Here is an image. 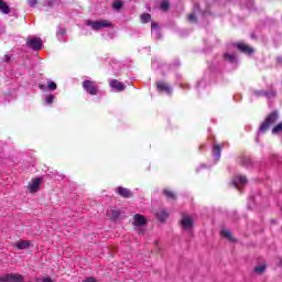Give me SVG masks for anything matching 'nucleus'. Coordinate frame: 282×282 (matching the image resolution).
I'll use <instances>...</instances> for the list:
<instances>
[{"label": "nucleus", "instance_id": "f257e3e1", "mask_svg": "<svg viewBox=\"0 0 282 282\" xmlns=\"http://www.w3.org/2000/svg\"><path fill=\"white\" fill-rule=\"evenodd\" d=\"M85 25H88L95 32L105 30V28H113V23H111V21L109 20H96V21L86 20Z\"/></svg>", "mask_w": 282, "mask_h": 282}, {"label": "nucleus", "instance_id": "f03ea898", "mask_svg": "<svg viewBox=\"0 0 282 282\" xmlns=\"http://www.w3.org/2000/svg\"><path fill=\"white\" fill-rule=\"evenodd\" d=\"M276 120H279V113L276 112L270 113L265 118L264 122L260 126V131H268V129H270V127H272V124H274Z\"/></svg>", "mask_w": 282, "mask_h": 282}, {"label": "nucleus", "instance_id": "7ed1b4c3", "mask_svg": "<svg viewBox=\"0 0 282 282\" xmlns=\"http://www.w3.org/2000/svg\"><path fill=\"white\" fill-rule=\"evenodd\" d=\"M83 88L87 94H90V96H98V84H96V82L89 79L84 80Z\"/></svg>", "mask_w": 282, "mask_h": 282}, {"label": "nucleus", "instance_id": "20e7f679", "mask_svg": "<svg viewBox=\"0 0 282 282\" xmlns=\"http://www.w3.org/2000/svg\"><path fill=\"white\" fill-rule=\"evenodd\" d=\"M0 282H25V278L19 273H7L0 276Z\"/></svg>", "mask_w": 282, "mask_h": 282}, {"label": "nucleus", "instance_id": "39448f33", "mask_svg": "<svg viewBox=\"0 0 282 282\" xmlns=\"http://www.w3.org/2000/svg\"><path fill=\"white\" fill-rule=\"evenodd\" d=\"M180 224L183 230H193V217H191L188 214H183Z\"/></svg>", "mask_w": 282, "mask_h": 282}, {"label": "nucleus", "instance_id": "423d86ee", "mask_svg": "<svg viewBox=\"0 0 282 282\" xmlns=\"http://www.w3.org/2000/svg\"><path fill=\"white\" fill-rule=\"evenodd\" d=\"M41 184H43V177H35L29 183L28 189L30 193H39Z\"/></svg>", "mask_w": 282, "mask_h": 282}, {"label": "nucleus", "instance_id": "0eeeda50", "mask_svg": "<svg viewBox=\"0 0 282 282\" xmlns=\"http://www.w3.org/2000/svg\"><path fill=\"white\" fill-rule=\"evenodd\" d=\"M26 44L35 52H39L43 47V42L40 37H31L26 41Z\"/></svg>", "mask_w": 282, "mask_h": 282}, {"label": "nucleus", "instance_id": "6e6552de", "mask_svg": "<svg viewBox=\"0 0 282 282\" xmlns=\"http://www.w3.org/2000/svg\"><path fill=\"white\" fill-rule=\"evenodd\" d=\"M109 85H110L111 89H116V91H124L127 89V86L118 79L110 80Z\"/></svg>", "mask_w": 282, "mask_h": 282}, {"label": "nucleus", "instance_id": "1a4fd4ad", "mask_svg": "<svg viewBox=\"0 0 282 282\" xmlns=\"http://www.w3.org/2000/svg\"><path fill=\"white\" fill-rule=\"evenodd\" d=\"M116 193H118L120 197H124V198L133 197V193L131 192V189L127 187L119 186L117 187Z\"/></svg>", "mask_w": 282, "mask_h": 282}, {"label": "nucleus", "instance_id": "9d476101", "mask_svg": "<svg viewBox=\"0 0 282 282\" xmlns=\"http://www.w3.org/2000/svg\"><path fill=\"white\" fill-rule=\"evenodd\" d=\"M236 47L237 50H239V52H242L243 54H252V52H254V48L250 47L248 44L245 43H237Z\"/></svg>", "mask_w": 282, "mask_h": 282}, {"label": "nucleus", "instance_id": "9b49d317", "mask_svg": "<svg viewBox=\"0 0 282 282\" xmlns=\"http://www.w3.org/2000/svg\"><path fill=\"white\" fill-rule=\"evenodd\" d=\"M156 89H158V91H164L165 94H169L170 96L172 94L171 86L164 82H158Z\"/></svg>", "mask_w": 282, "mask_h": 282}, {"label": "nucleus", "instance_id": "f8f14e48", "mask_svg": "<svg viewBox=\"0 0 282 282\" xmlns=\"http://www.w3.org/2000/svg\"><path fill=\"white\" fill-rule=\"evenodd\" d=\"M147 224V217L140 215V214H135L133 216V225L134 226H144Z\"/></svg>", "mask_w": 282, "mask_h": 282}, {"label": "nucleus", "instance_id": "ddd939ff", "mask_svg": "<svg viewBox=\"0 0 282 282\" xmlns=\"http://www.w3.org/2000/svg\"><path fill=\"white\" fill-rule=\"evenodd\" d=\"M14 248H18V250H28L30 248V241L29 240H20L15 242Z\"/></svg>", "mask_w": 282, "mask_h": 282}, {"label": "nucleus", "instance_id": "4468645a", "mask_svg": "<svg viewBox=\"0 0 282 282\" xmlns=\"http://www.w3.org/2000/svg\"><path fill=\"white\" fill-rule=\"evenodd\" d=\"M0 12L2 14H10V12H12V9L10 8V6H8L6 1L0 0Z\"/></svg>", "mask_w": 282, "mask_h": 282}, {"label": "nucleus", "instance_id": "2eb2a0df", "mask_svg": "<svg viewBox=\"0 0 282 282\" xmlns=\"http://www.w3.org/2000/svg\"><path fill=\"white\" fill-rule=\"evenodd\" d=\"M248 180L246 178V176H236L234 178V184L236 187H239V184H247Z\"/></svg>", "mask_w": 282, "mask_h": 282}, {"label": "nucleus", "instance_id": "dca6fc26", "mask_svg": "<svg viewBox=\"0 0 282 282\" xmlns=\"http://www.w3.org/2000/svg\"><path fill=\"white\" fill-rule=\"evenodd\" d=\"M163 195H164L167 199H172V200L177 199V196H175V193H173V191H171V189H163Z\"/></svg>", "mask_w": 282, "mask_h": 282}, {"label": "nucleus", "instance_id": "f3484780", "mask_svg": "<svg viewBox=\"0 0 282 282\" xmlns=\"http://www.w3.org/2000/svg\"><path fill=\"white\" fill-rule=\"evenodd\" d=\"M213 155L216 160H219V158H221V148L219 145H214Z\"/></svg>", "mask_w": 282, "mask_h": 282}, {"label": "nucleus", "instance_id": "a211bd4d", "mask_svg": "<svg viewBox=\"0 0 282 282\" xmlns=\"http://www.w3.org/2000/svg\"><path fill=\"white\" fill-rule=\"evenodd\" d=\"M169 8H171V2H169V0H163L160 4V9L163 12H169Z\"/></svg>", "mask_w": 282, "mask_h": 282}, {"label": "nucleus", "instance_id": "6ab92c4d", "mask_svg": "<svg viewBox=\"0 0 282 282\" xmlns=\"http://www.w3.org/2000/svg\"><path fill=\"white\" fill-rule=\"evenodd\" d=\"M156 215H158L160 221H166V219H169V214L166 213V210L162 209Z\"/></svg>", "mask_w": 282, "mask_h": 282}, {"label": "nucleus", "instance_id": "aec40b11", "mask_svg": "<svg viewBox=\"0 0 282 282\" xmlns=\"http://www.w3.org/2000/svg\"><path fill=\"white\" fill-rule=\"evenodd\" d=\"M220 235H223V237H226L227 239H229V241H235V238H232V234L228 229L221 230Z\"/></svg>", "mask_w": 282, "mask_h": 282}, {"label": "nucleus", "instance_id": "412c9836", "mask_svg": "<svg viewBox=\"0 0 282 282\" xmlns=\"http://www.w3.org/2000/svg\"><path fill=\"white\" fill-rule=\"evenodd\" d=\"M225 61H229V63H235V61H237V57L235 56V54H229V53H225Z\"/></svg>", "mask_w": 282, "mask_h": 282}, {"label": "nucleus", "instance_id": "4be33fe9", "mask_svg": "<svg viewBox=\"0 0 282 282\" xmlns=\"http://www.w3.org/2000/svg\"><path fill=\"white\" fill-rule=\"evenodd\" d=\"M141 21L142 23H149V21H151V14L149 13L141 14Z\"/></svg>", "mask_w": 282, "mask_h": 282}, {"label": "nucleus", "instance_id": "5701e85b", "mask_svg": "<svg viewBox=\"0 0 282 282\" xmlns=\"http://www.w3.org/2000/svg\"><path fill=\"white\" fill-rule=\"evenodd\" d=\"M55 98L56 97L54 95H46L45 96V104L46 105H52V102H54Z\"/></svg>", "mask_w": 282, "mask_h": 282}, {"label": "nucleus", "instance_id": "b1692460", "mask_svg": "<svg viewBox=\"0 0 282 282\" xmlns=\"http://www.w3.org/2000/svg\"><path fill=\"white\" fill-rule=\"evenodd\" d=\"M254 272H257V274H263V272H265V264L256 267Z\"/></svg>", "mask_w": 282, "mask_h": 282}, {"label": "nucleus", "instance_id": "393cba45", "mask_svg": "<svg viewBox=\"0 0 282 282\" xmlns=\"http://www.w3.org/2000/svg\"><path fill=\"white\" fill-rule=\"evenodd\" d=\"M47 87H48V89H50L51 91H56L57 85H56V83H54V82H52V80H48V82H47Z\"/></svg>", "mask_w": 282, "mask_h": 282}, {"label": "nucleus", "instance_id": "a878e982", "mask_svg": "<svg viewBox=\"0 0 282 282\" xmlns=\"http://www.w3.org/2000/svg\"><path fill=\"white\" fill-rule=\"evenodd\" d=\"M272 133H282V121L272 129Z\"/></svg>", "mask_w": 282, "mask_h": 282}, {"label": "nucleus", "instance_id": "bb28decb", "mask_svg": "<svg viewBox=\"0 0 282 282\" xmlns=\"http://www.w3.org/2000/svg\"><path fill=\"white\" fill-rule=\"evenodd\" d=\"M112 8H115V10H120V8H122V1L117 0L112 3Z\"/></svg>", "mask_w": 282, "mask_h": 282}, {"label": "nucleus", "instance_id": "cd10ccee", "mask_svg": "<svg viewBox=\"0 0 282 282\" xmlns=\"http://www.w3.org/2000/svg\"><path fill=\"white\" fill-rule=\"evenodd\" d=\"M187 19L189 23H197V17H195V13H191Z\"/></svg>", "mask_w": 282, "mask_h": 282}, {"label": "nucleus", "instance_id": "c85d7f7f", "mask_svg": "<svg viewBox=\"0 0 282 282\" xmlns=\"http://www.w3.org/2000/svg\"><path fill=\"white\" fill-rule=\"evenodd\" d=\"M253 94L256 96H268V93L267 91H263V90H254Z\"/></svg>", "mask_w": 282, "mask_h": 282}, {"label": "nucleus", "instance_id": "c756f323", "mask_svg": "<svg viewBox=\"0 0 282 282\" xmlns=\"http://www.w3.org/2000/svg\"><path fill=\"white\" fill-rule=\"evenodd\" d=\"M30 8H34L39 3V0H28Z\"/></svg>", "mask_w": 282, "mask_h": 282}, {"label": "nucleus", "instance_id": "7c9ffc66", "mask_svg": "<svg viewBox=\"0 0 282 282\" xmlns=\"http://www.w3.org/2000/svg\"><path fill=\"white\" fill-rule=\"evenodd\" d=\"M10 55H4L3 57H2V59H3V62L4 63H10Z\"/></svg>", "mask_w": 282, "mask_h": 282}, {"label": "nucleus", "instance_id": "2f4dec72", "mask_svg": "<svg viewBox=\"0 0 282 282\" xmlns=\"http://www.w3.org/2000/svg\"><path fill=\"white\" fill-rule=\"evenodd\" d=\"M151 28L152 30H156L160 25L156 22H152Z\"/></svg>", "mask_w": 282, "mask_h": 282}, {"label": "nucleus", "instance_id": "473e14b6", "mask_svg": "<svg viewBox=\"0 0 282 282\" xmlns=\"http://www.w3.org/2000/svg\"><path fill=\"white\" fill-rule=\"evenodd\" d=\"M112 215H113L115 218L120 217V212L112 210Z\"/></svg>", "mask_w": 282, "mask_h": 282}, {"label": "nucleus", "instance_id": "72a5a7b5", "mask_svg": "<svg viewBox=\"0 0 282 282\" xmlns=\"http://www.w3.org/2000/svg\"><path fill=\"white\" fill-rule=\"evenodd\" d=\"M41 282H54L52 278H43Z\"/></svg>", "mask_w": 282, "mask_h": 282}, {"label": "nucleus", "instance_id": "f704fd0d", "mask_svg": "<svg viewBox=\"0 0 282 282\" xmlns=\"http://www.w3.org/2000/svg\"><path fill=\"white\" fill-rule=\"evenodd\" d=\"M58 34H61L62 36H65V29H61V30L58 31Z\"/></svg>", "mask_w": 282, "mask_h": 282}, {"label": "nucleus", "instance_id": "c9c22d12", "mask_svg": "<svg viewBox=\"0 0 282 282\" xmlns=\"http://www.w3.org/2000/svg\"><path fill=\"white\" fill-rule=\"evenodd\" d=\"M39 87H40V89H41L42 91H45V85L40 84Z\"/></svg>", "mask_w": 282, "mask_h": 282}, {"label": "nucleus", "instance_id": "e433bc0d", "mask_svg": "<svg viewBox=\"0 0 282 282\" xmlns=\"http://www.w3.org/2000/svg\"><path fill=\"white\" fill-rule=\"evenodd\" d=\"M248 164H252V161L250 159H247Z\"/></svg>", "mask_w": 282, "mask_h": 282}, {"label": "nucleus", "instance_id": "4c0bfd02", "mask_svg": "<svg viewBox=\"0 0 282 282\" xmlns=\"http://www.w3.org/2000/svg\"><path fill=\"white\" fill-rule=\"evenodd\" d=\"M47 6H52V3L47 2Z\"/></svg>", "mask_w": 282, "mask_h": 282}]
</instances>
